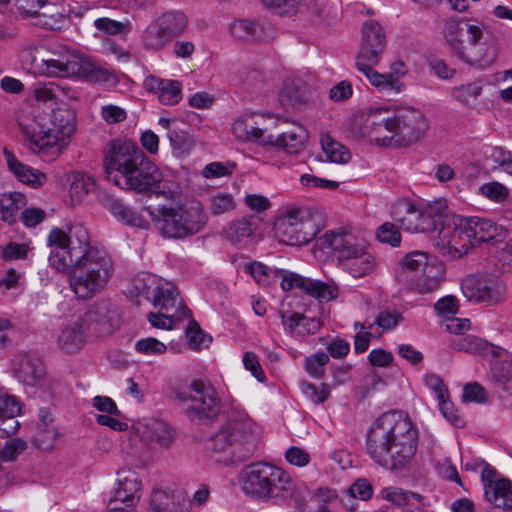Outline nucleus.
I'll return each instance as SVG.
<instances>
[{"instance_id": "47", "label": "nucleus", "mask_w": 512, "mask_h": 512, "mask_svg": "<svg viewBox=\"0 0 512 512\" xmlns=\"http://www.w3.org/2000/svg\"><path fill=\"white\" fill-rule=\"evenodd\" d=\"M452 347L456 351L467 352L471 354H486L493 351L491 345L486 341L474 335H464L455 338L452 341Z\"/></svg>"}, {"instance_id": "30", "label": "nucleus", "mask_w": 512, "mask_h": 512, "mask_svg": "<svg viewBox=\"0 0 512 512\" xmlns=\"http://www.w3.org/2000/svg\"><path fill=\"white\" fill-rule=\"evenodd\" d=\"M255 114H245L237 118L232 125L233 135L242 142H256L268 146L272 143L269 134L258 126Z\"/></svg>"}, {"instance_id": "41", "label": "nucleus", "mask_w": 512, "mask_h": 512, "mask_svg": "<svg viewBox=\"0 0 512 512\" xmlns=\"http://www.w3.org/2000/svg\"><path fill=\"white\" fill-rule=\"evenodd\" d=\"M246 271L253 277V279L261 285L269 286L278 280L283 281L285 274L292 273L284 269H272L261 262H253L247 266Z\"/></svg>"}, {"instance_id": "23", "label": "nucleus", "mask_w": 512, "mask_h": 512, "mask_svg": "<svg viewBox=\"0 0 512 512\" xmlns=\"http://www.w3.org/2000/svg\"><path fill=\"white\" fill-rule=\"evenodd\" d=\"M143 210L148 213L154 227L163 237L172 239L182 238V229L179 224L175 206H149L145 207Z\"/></svg>"}, {"instance_id": "17", "label": "nucleus", "mask_w": 512, "mask_h": 512, "mask_svg": "<svg viewBox=\"0 0 512 512\" xmlns=\"http://www.w3.org/2000/svg\"><path fill=\"white\" fill-rule=\"evenodd\" d=\"M280 286L284 291L299 289L319 302H329L337 298L339 292L337 285L333 283L307 278L295 272L285 274Z\"/></svg>"}, {"instance_id": "8", "label": "nucleus", "mask_w": 512, "mask_h": 512, "mask_svg": "<svg viewBox=\"0 0 512 512\" xmlns=\"http://www.w3.org/2000/svg\"><path fill=\"white\" fill-rule=\"evenodd\" d=\"M447 211L445 200H436L418 208L408 199L396 201L391 208V217L400 229L411 233H432Z\"/></svg>"}, {"instance_id": "63", "label": "nucleus", "mask_w": 512, "mask_h": 512, "mask_svg": "<svg viewBox=\"0 0 512 512\" xmlns=\"http://www.w3.org/2000/svg\"><path fill=\"white\" fill-rule=\"evenodd\" d=\"M493 379L505 386L512 381V362L508 360L496 361L492 368Z\"/></svg>"}, {"instance_id": "10", "label": "nucleus", "mask_w": 512, "mask_h": 512, "mask_svg": "<svg viewBox=\"0 0 512 512\" xmlns=\"http://www.w3.org/2000/svg\"><path fill=\"white\" fill-rule=\"evenodd\" d=\"M274 232L281 243L300 246L313 240L319 228L309 209L292 207L276 219Z\"/></svg>"}, {"instance_id": "2", "label": "nucleus", "mask_w": 512, "mask_h": 512, "mask_svg": "<svg viewBox=\"0 0 512 512\" xmlns=\"http://www.w3.org/2000/svg\"><path fill=\"white\" fill-rule=\"evenodd\" d=\"M44 107H37L19 120L25 145L44 161L57 159L69 143L75 130L74 114L66 102L75 98L68 86L50 83L36 90Z\"/></svg>"}, {"instance_id": "1", "label": "nucleus", "mask_w": 512, "mask_h": 512, "mask_svg": "<svg viewBox=\"0 0 512 512\" xmlns=\"http://www.w3.org/2000/svg\"><path fill=\"white\" fill-rule=\"evenodd\" d=\"M49 265L69 272V286L77 299L90 300L100 293L114 273L109 253L92 245L88 230L81 223L54 227L47 236Z\"/></svg>"}, {"instance_id": "54", "label": "nucleus", "mask_w": 512, "mask_h": 512, "mask_svg": "<svg viewBox=\"0 0 512 512\" xmlns=\"http://www.w3.org/2000/svg\"><path fill=\"white\" fill-rule=\"evenodd\" d=\"M210 212L213 215L228 213L235 208V201L231 194L218 192L210 197Z\"/></svg>"}, {"instance_id": "31", "label": "nucleus", "mask_w": 512, "mask_h": 512, "mask_svg": "<svg viewBox=\"0 0 512 512\" xmlns=\"http://www.w3.org/2000/svg\"><path fill=\"white\" fill-rule=\"evenodd\" d=\"M149 504L151 512H191L190 505L181 492L154 489Z\"/></svg>"}, {"instance_id": "57", "label": "nucleus", "mask_w": 512, "mask_h": 512, "mask_svg": "<svg viewBox=\"0 0 512 512\" xmlns=\"http://www.w3.org/2000/svg\"><path fill=\"white\" fill-rule=\"evenodd\" d=\"M167 135L174 152L180 155L190 151L192 140L186 132L173 128L169 129Z\"/></svg>"}, {"instance_id": "21", "label": "nucleus", "mask_w": 512, "mask_h": 512, "mask_svg": "<svg viewBox=\"0 0 512 512\" xmlns=\"http://www.w3.org/2000/svg\"><path fill=\"white\" fill-rule=\"evenodd\" d=\"M324 240L342 265L365 248L360 239L345 230L327 231Z\"/></svg>"}, {"instance_id": "27", "label": "nucleus", "mask_w": 512, "mask_h": 512, "mask_svg": "<svg viewBox=\"0 0 512 512\" xmlns=\"http://www.w3.org/2000/svg\"><path fill=\"white\" fill-rule=\"evenodd\" d=\"M15 376L26 386L42 385L46 369L41 360L23 354L14 361Z\"/></svg>"}, {"instance_id": "34", "label": "nucleus", "mask_w": 512, "mask_h": 512, "mask_svg": "<svg viewBox=\"0 0 512 512\" xmlns=\"http://www.w3.org/2000/svg\"><path fill=\"white\" fill-rule=\"evenodd\" d=\"M378 63H370L365 60H356L357 69L362 72L369 82L382 92L397 94L401 92L403 84L392 75L381 74L372 67Z\"/></svg>"}, {"instance_id": "61", "label": "nucleus", "mask_w": 512, "mask_h": 512, "mask_svg": "<svg viewBox=\"0 0 512 512\" xmlns=\"http://www.w3.org/2000/svg\"><path fill=\"white\" fill-rule=\"evenodd\" d=\"M376 237L380 242L388 243L393 247H397L401 243V234L399 230L390 222H386L378 227Z\"/></svg>"}, {"instance_id": "45", "label": "nucleus", "mask_w": 512, "mask_h": 512, "mask_svg": "<svg viewBox=\"0 0 512 512\" xmlns=\"http://www.w3.org/2000/svg\"><path fill=\"white\" fill-rule=\"evenodd\" d=\"M253 231L252 222L247 218H241L230 222L224 229V235L232 244L246 243L252 236Z\"/></svg>"}, {"instance_id": "50", "label": "nucleus", "mask_w": 512, "mask_h": 512, "mask_svg": "<svg viewBox=\"0 0 512 512\" xmlns=\"http://www.w3.org/2000/svg\"><path fill=\"white\" fill-rule=\"evenodd\" d=\"M96 190L95 179L83 172H74L70 185V194L73 198L81 200L84 196Z\"/></svg>"}, {"instance_id": "18", "label": "nucleus", "mask_w": 512, "mask_h": 512, "mask_svg": "<svg viewBox=\"0 0 512 512\" xmlns=\"http://www.w3.org/2000/svg\"><path fill=\"white\" fill-rule=\"evenodd\" d=\"M386 47V35L379 23L367 21L362 28V43L356 60L379 63Z\"/></svg>"}, {"instance_id": "20", "label": "nucleus", "mask_w": 512, "mask_h": 512, "mask_svg": "<svg viewBox=\"0 0 512 512\" xmlns=\"http://www.w3.org/2000/svg\"><path fill=\"white\" fill-rule=\"evenodd\" d=\"M84 321L99 336L111 334L119 324L117 310L107 301L96 302L87 310Z\"/></svg>"}, {"instance_id": "32", "label": "nucleus", "mask_w": 512, "mask_h": 512, "mask_svg": "<svg viewBox=\"0 0 512 512\" xmlns=\"http://www.w3.org/2000/svg\"><path fill=\"white\" fill-rule=\"evenodd\" d=\"M4 158L9 170L19 182L34 189L42 187L47 182L45 173L22 163L6 148L4 149Z\"/></svg>"}, {"instance_id": "12", "label": "nucleus", "mask_w": 512, "mask_h": 512, "mask_svg": "<svg viewBox=\"0 0 512 512\" xmlns=\"http://www.w3.org/2000/svg\"><path fill=\"white\" fill-rule=\"evenodd\" d=\"M399 111L395 112L387 106H373L365 112L361 126V134L381 146L397 145V126Z\"/></svg>"}, {"instance_id": "58", "label": "nucleus", "mask_w": 512, "mask_h": 512, "mask_svg": "<svg viewBox=\"0 0 512 512\" xmlns=\"http://www.w3.org/2000/svg\"><path fill=\"white\" fill-rule=\"evenodd\" d=\"M235 168L234 163L211 162L203 167L201 175L206 179H216L230 176Z\"/></svg>"}, {"instance_id": "24", "label": "nucleus", "mask_w": 512, "mask_h": 512, "mask_svg": "<svg viewBox=\"0 0 512 512\" xmlns=\"http://www.w3.org/2000/svg\"><path fill=\"white\" fill-rule=\"evenodd\" d=\"M467 227H470V236L473 240V246L482 243H494L503 241L506 237L507 230L497 225L492 220L470 217L466 218Z\"/></svg>"}, {"instance_id": "62", "label": "nucleus", "mask_w": 512, "mask_h": 512, "mask_svg": "<svg viewBox=\"0 0 512 512\" xmlns=\"http://www.w3.org/2000/svg\"><path fill=\"white\" fill-rule=\"evenodd\" d=\"M301 390L314 404L325 402L330 395L329 386L326 384H321L320 387H317L312 383L303 382Z\"/></svg>"}, {"instance_id": "11", "label": "nucleus", "mask_w": 512, "mask_h": 512, "mask_svg": "<svg viewBox=\"0 0 512 512\" xmlns=\"http://www.w3.org/2000/svg\"><path fill=\"white\" fill-rule=\"evenodd\" d=\"M437 231L438 234L433 240L434 247L445 257L459 259L473 247L470 227H467L465 217H453L449 220L445 214Z\"/></svg>"}, {"instance_id": "19", "label": "nucleus", "mask_w": 512, "mask_h": 512, "mask_svg": "<svg viewBox=\"0 0 512 512\" xmlns=\"http://www.w3.org/2000/svg\"><path fill=\"white\" fill-rule=\"evenodd\" d=\"M428 128V121L419 110L414 108L399 110L397 139L395 143H415L425 135Z\"/></svg>"}, {"instance_id": "29", "label": "nucleus", "mask_w": 512, "mask_h": 512, "mask_svg": "<svg viewBox=\"0 0 512 512\" xmlns=\"http://www.w3.org/2000/svg\"><path fill=\"white\" fill-rule=\"evenodd\" d=\"M99 202L120 222L142 229L148 228L149 224L147 220L119 199L109 194L101 193L99 195Z\"/></svg>"}, {"instance_id": "5", "label": "nucleus", "mask_w": 512, "mask_h": 512, "mask_svg": "<svg viewBox=\"0 0 512 512\" xmlns=\"http://www.w3.org/2000/svg\"><path fill=\"white\" fill-rule=\"evenodd\" d=\"M241 481L246 494L276 505L288 502L300 508L309 495L307 489L297 485L286 471L267 462L247 466Z\"/></svg>"}, {"instance_id": "4", "label": "nucleus", "mask_w": 512, "mask_h": 512, "mask_svg": "<svg viewBox=\"0 0 512 512\" xmlns=\"http://www.w3.org/2000/svg\"><path fill=\"white\" fill-rule=\"evenodd\" d=\"M104 168L107 178L116 186L138 193H161V171L132 141L110 142L105 151Z\"/></svg>"}, {"instance_id": "64", "label": "nucleus", "mask_w": 512, "mask_h": 512, "mask_svg": "<svg viewBox=\"0 0 512 512\" xmlns=\"http://www.w3.org/2000/svg\"><path fill=\"white\" fill-rule=\"evenodd\" d=\"M434 309L439 316L448 319L458 312V300L453 295H447L434 304Z\"/></svg>"}, {"instance_id": "38", "label": "nucleus", "mask_w": 512, "mask_h": 512, "mask_svg": "<svg viewBox=\"0 0 512 512\" xmlns=\"http://www.w3.org/2000/svg\"><path fill=\"white\" fill-rule=\"evenodd\" d=\"M283 91L291 105L298 108L310 100L314 93V86L302 78L296 77L285 82Z\"/></svg>"}, {"instance_id": "60", "label": "nucleus", "mask_w": 512, "mask_h": 512, "mask_svg": "<svg viewBox=\"0 0 512 512\" xmlns=\"http://www.w3.org/2000/svg\"><path fill=\"white\" fill-rule=\"evenodd\" d=\"M328 362L329 356L321 352L308 357L305 361V367L310 376L313 378H321Z\"/></svg>"}, {"instance_id": "26", "label": "nucleus", "mask_w": 512, "mask_h": 512, "mask_svg": "<svg viewBox=\"0 0 512 512\" xmlns=\"http://www.w3.org/2000/svg\"><path fill=\"white\" fill-rule=\"evenodd\" d=\"M66 13L63 0H46L30 19L35 26L56 30L61 28Z\"/></svg>"}, {"instance_id": "25", "label": "nucleus", "mask_w": 512, "mask_h": 512, "mask_svg": "<svg viewBox=\"0 0 512 512\" xmlns=\"http://www.w3.org/2000/svg\"><path fill=\"white\" fill-rule=\"evenodd\" d=\"M143 87L155 93L163 105H176L182 99V84L178 80L149 75L144 79Z\"/></svg>"}, {"instance_id": "13", "label": "nucleus", "mask_w": 512, "mask_h": 512, "mask_svg": "<svg viewBox=\"0 0 512 512\" xmlns=\"http://www.w3.org/2000/svg\"><path fill=\"white\" fill-rule=\"evenodd\" d=\"M134 286L159 311L170 313L185 308L178 300V291L174 284L155 275H139L134 280Z\"/></svg>"}, {"instance_id": "36", "label": "nucleus", "mask_w": 512, "mask_h": 512, "mask_svg": "<svg viewBox=\"0 0 512 512\" xmlns=\"http://www.w3.org/2000/svg\"><path fill=\"white\" fill-rule=\"evenodd\" d=\"M144 437L162 448L169 447L175 438L174 429L165 421L150 419L146 421L143 431Z\"/></svg>"}, {"instance_id": "3", "label": "nucleus", "mask_w": 512, "mask_h": 512, "mask_svg": "<svg viewBox=\"0 0 512 512\" xmlns=\"http://www.w3.org/2000/svg\"><path fill=\"white\" fill-rule=\"evenodd\" d=\"M418 433L400 414L389 412L378 417L366 434V452L378 465L402 471L414 459Z\"/></svg>"}, {"instance_id": "6", "label": "nucleus", "mask_w": 512, "mask_h": 512, "mask_svg": "<svg viewBox=\"0 0 512 512\" xmlns=\"http://www.w3.org/2000/svg\"><path fill=\"white\" fill-rule=\"evenodd\" d=\"M442 35L452 54L473 68L486 70L496 60V49L481 24L451 18L445 21Z\"/></svg>"}, {"instance_id": "59", "label": "nucleus", "mask_w": 512, "mask_h": 512, "mask_svg": "<svg viewBox=\"0 0 512 512\" xmlns=\"http://www.w3.org/2000/svg\"><path fill=\"white\" fill-rule=\"evenodd\" d=\"M480 192L491 201L497 203L504 202L509 195L507 187L496 181L483 184L480 187Z\"/></svg>"}, {"instance_id": "53", "label": "nucleus", "mask_w": 512, "mask_h": 512, "mask_svg": "<svg viewBox=\"0 0 512 512\" xmlns=\"http://www.w3.org/2000/svg\"><path fill=\"white\" fill-rule=\"evenodd\" d=\"M272 13L279 16H294L297 14L302 0H259Z\"/></svg>"}, {"instance_id": "16", "label": "nucleus", "mask_w": 512, "mask_h": 512, "mask_svg": "<svg viewBox=\"0 0 512 512\" xmlns=\"http://www.w3.org/2000/svg\"><path fill=\"white\" fill-rule=\"evenodd\" d=\"M142 482L131 469H121L117 473V485L108 501L107 512H135L140 499Z\"/></svg>"}, {"instance_id": "51", "label": "nucleus", "mask_w": 512, "mask_h": 512, "mask_svg": "<svg viewBox=\"0 0 512 512\" xmlns=\"http://www.w3.org/2000/svg\"><path fill=\"white\" fill-rule=\"evenodd\" d=\"M188 309L181 308V310H176V312L166 313L165 311H159L158 313L150 312L147 315V319L150 324L158 329H172L174 325V321H180L183 318L187 317Z\"/></svg>"}, {"instance_id": "40", "label": "nucleus", "mask_w": 512, "mask_h": 512, "mask_svg": "<svg viewBox=\"0 0 512 512\" xmlns=\"http://www.w3.org/2000/svg\"><path fill=\"white\" fill-rule=\"evenodd\" d=\"M143 45L148 50L159 51L164 49L171 41L163 26L158 20L151 22L143 32Z\"/></svg>"}, {"instance_id": "39", "label": "nucleus", "mask_w": 512, "mask_h": 512, "mask_svg": "<svg viewBox=\"0 0 512 512\" xmlns=\"http://www.w3.org/2000/svg\"><path fill=\"white\" fill-rule=\"evenodd\" d=\"M272 143L268 146H277L283 148L288 153H298L304 146L306 140V131L303 127L283 132L282 134L274 137L270 135Z\"/></svg>"}, {"instance_id": "44", "label": "nucleus", "mask_w": 512, "mask_h": 512, "mask_svg": "<svg viewBox=\"0 0 512 512\" xmlns=\"http://www.w3.org/2000/svg\"><path fill=\"white\" fill-rule=\"evenodd\" d=\"M320 142L328 161L337 164H345L351 159L350 151L341 143L335 141L329 134H323Z\"/></svg>"}, {"instance_id": "35", "label": "nucleus", "mask_w": 512, "mask_h": 512, "mask_svg": "<svg viewBox=\"0 0 512 512\" xmlns=\"http://www.w3.org/2000/svg\"><path fill=\"white\" fill-rule=\"evenodd\" d=\"M85 333L82 324L75 321L62 328L57 337V346L66 353H74L83 348Z\"/></svg>"}, {"instance_id": "49", "label": "nucleus", "mask_w": 512, "mask_h": 512, "mask_svg": "<svg viewBox=\"0 0 512 512\" xmlns=\"http://www.w3.org/2000/svg\"><path fill=\"white\" fill-rule=\"evenodd\" d=\"M483 82L475 80L473 82L461 84L452 90V97L464 105H472L482 94Z\"/></svg>"}, {"instance_id": "42", "label": "nucleus", "mask_w": 512, "mask_h": 512, "mask_svg": "<svg viewBox=\"0 0 512 512\" xmlns=\"http://www.w3.org/2000/svg\"><path fill=\"white\" fill-rule=\"evenodd\" d=\"M486 499L495 507L512 509V482L502 479L485 491Z\"/></svg>"}, {"instance_id": "7", "label": "nucleus", "mask_w": 512, "mask_h": 512, "mask_svg": "<svg viewBox=\"0 0 512 512\" xmlns=\"http://www.w3.org/2000/svg\"><path fill=\"white\" fill-rule=\"evenodd\" d=\"M32 65L47 76L78 77L105 86H114L118 83V78L113 72L78 54L58 55L47 59L35 56Z\"/></svg>"}, {"instance_id": "37", "label": "nucleus", "mask_w": 512, "mask_h": 512, "mask_svg": "<svg viewBox=\"0 0 512 512\" xmlns=\"http://www.w3.org/2000/svg\"><path fill=\"white\" fill-rule=\"evenodd\" d=\"M27 205V198L20 192H7L1 194L0 219L8 224H14L18 213Z\"/></svg>"}, {"instance_id": "52", "label": "nucleus", "mask_w": 512, "mask_h": 512, "mask_svg": "<svg viewBox=\"0 0 512 512\" xmlns=\"http://www.w3.org/2000/svg\"><path fill=\"white\" fill-rule=\"evenodd\" d=\"M434 257L425 252L415 250L407 253L400 260L399 264L404 271L413 273V276H416Z\"/></svg>"}, {"instance_id": "14", "label": "nucleus", "mask_w": 512, "mask_h": 512, "mask_svg": "<svg viewBox=\"0 0 512 512\" xmlns=\"http://www.w3.org/2000/svg\"><path fill=\"white\" fill-rule=\"evenodd\" d=\"M461 291L470 302L496 306L505 301L507 285L504 280L495 275L481 277L469 275L462 280Z\"/></svg>"}, {"instance_id": "46", "label": "nucleus", "mask_w": 512, "mask_h": 512, "mask_svg": "<svg viewBox=\"0 0 512 512\" xmlns=\"http://www.w3.org/2000/svg\"><path fill=\"white\" fill-rule=\"evenodd\" d=\"M232 35L242 41H255L263 36V27L250 20H237L230 26Z\"/></svg>"}, {"instance_id": "48", "label": "nucleus", "mask_w": 512, "mask_h": 512, "mask_svg": "<svg viewBox=\"0 0 512 512\" xmlns=\"http://www.w3.org/2000/svg\"><path fill=\"white\" fill-rule=\"evenodd\" d=\"M171 39L181 35L188 27L186 15L180 11L164 13L158 19Z\"/></svg>"}, {"instance_id": "55", "label": "nucleus", "mask_w": 512, "mask_h": 512, "mask_svg": "<svg viewBox=\"0 0 512 512\" xmlns=\"http://www.w3.org/2000/svg\"><path fill=\"white\" fill-rule=\"evenodd\" d=\"M94 25L97 30L109 35L127 33L131 29L129 21L120 22L106 17L96 19Z\"/></svg>"}, {"instance_id": "56", "label": "nucleus", "mask_w": 512, "mask_h": 512, "mask_svg": "<svg viewBox=\"0 0 512 512\" xmlns=\"http://www.w3.org/2000/svg\"><path fill=\"white\" fill-rule=\"evenodd\" d=\"M135 350L143 355L159 356L166 353L167 346L154 337H147L135 343Z\"/></svg>"}, {"instance_id": "9", "label": "nucleus", "mask_w": 512, "mask_h": 512, "mask_svg": "<svg viewBox=\"0 0 512 512\" xmlns=\"http://www.w3.org/2000/svg\"><path fill=\"white\" fill-rule=\"evenodd\" d=\"M175 399L185 406L192 420H214L221 410V399L208 381L194 379L185 390L176 391Z\"/></svg>"}, {"instance_id": "22", "label": "nucleus", "mask_w": 512, "mask_h": 512, "mask_svg": "<svg viewBox=\"0 0 512 512\" xmlns=\"http://www.w3.org/2000/svg\"><path fill=\"white\" fill-rule=\"evenodd\" d=\"M446 274L445 265L434 257L416 276L409 282V288L420 294H428L440 288Z\"/></svg>"}, {"instance_id": "28", "label": "nucleus", "mask_w": 512, "mask_h": 512, "mask_svg": "<svg viewBox=\"0 0 512 512\" xmlns=\"http://www.w3.org/2000/svg\"><path fill=\"white\" fill-rule=\"evenodd\" d=\"M182 238L199 233L207 224L208 217L200 203L175 206Z\"/></svg>"}, {"instance_id": "15", "label": "nucleus", "mask_w": 512, "mask_h": 512, "mask_svg": "<svg viewBox=\"0 0 512 512\" xmlns=\"http://www.w3.org/2000/svg\"><path fill=\"white\" fill-rule=\"evenodd\" d=\"M255 430V423L246 414L237 418H230L208 441V449L216 452H226L228 449L238 448Z\"/></svg>"}, {"instance_id": "43", "label": "nucleus", "mask_w": 512, "mask_h": 512, "mask_svg": "<svg viewBox=\"0 0 512 512\" xmlns=\"http://www.w3.org/2000/svg\"><path fill=\"white\" fill-rule=\"evenodd\" d=\"M374 265V257L364 248L357 256L350 258L342 266L353 277L360 278L371 273Z\"/></svg>"}, {"instance_id": "33", "label": "nucleus", "mask_w": 512, "mask_h": 512, "mask_svg": "<svg viewBox=\"0 0 512 512\" xmlns=\"http://www.w3.org/2000/svg\"><path fill=\"white\" fill-rule=\"evenodd\" d=\"M4 158L9 170L19 182L34 189L42 187L47 182L45 173L22 163L6 148L4 149Z\"/></svg>"}]
</instances>
